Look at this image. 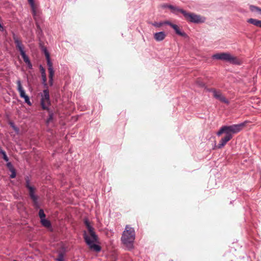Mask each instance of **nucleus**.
<instances>
[{"label": "nucleus", "mask_w": 261, "mask_h": 261, "mask_svg": "<svg viewBox=\"0 0 261 261\" xmlns=\"http://www.w3.org/2000/svg\"><path fill=\"white\" fill-rule=\"evenodd\" d=\"M41 224L46 227H49L51 226L50 222L49 220L44 219L41 220Z\"/></svg>", "instance_id": "obj_19"}, {"label": "nucleus", "mask_w": 261, "mask_h": 261, "mask_svg": "<svg viewBox=\"0 0 261 261\" xmlns=\"http://www.w3.org/2000/svg\"><path fill=\"white\" fill-rule=\"evenodd\" d=\"M23 98L24 99V100H25V102L28 104L29 105V106H31L32 103L30 100V98H29V97L27 95L26 96H25L24 97H23Z\"/></svg>", "instance_id": "obj_28"}, {"label": "nucleus", "mask_w": 261, "mask_h": 261, "mask_svg": "<svg viewBox=\"0 0 261 261\" xmlns=\"http://www.w3.org/2000/svg\"><path fill=\"white\" fill-rule=\"evenodd\" d=\"M54 76V73H49L48 77H49V83L50 86H52L53 85V77Z\"/></svg>", "instance_id": "obj_21"}, {"label": "nucleus", "mask_w": 261, "mask_h": 261, "mask_svg": "<svg viewBox=\"0 0 261 261\" xmlns=\"http://www.w3.org/2000/svg\"><path fill=\"white\" fill-rule=\"evenodd\" d=\"M7 166L9 168L10 170H11V169H14L12 164L10 162H9L7 164Z\"/></svg>", "instance_id": "obj_32"}, {"label": "nucleus", "mask_w": 261, "mask_h": 261, "mask_svg": "<svg viewBox=\"0 0 261 261\" xmlns=\"http://www.w3.org/2000/svg\"><path fill=\"white\" fill-rule=\"evenodd\" d=\"M34 192H35V189L32 190L31 188H30V191H29L30 196L31 198L32 199L33 202H36V201H37L38 197L37 196H36L34 194Z\"/></svg>", "instance_id": "obj_15"}, {"label": "nucleus", "mask_w": 261, "mask_h": 261, "mask_svg": "<svg viewBox=\"0 0 261 261\" xmlns=\"http://www.w3.org/2000/svg\"><path fill=\"white\" fill-rule=\"evenodd\" d=\"M12 172L11 174L10 175V177L11 178H14L16 177V173L14 169H11L10 170Z\"/></svg>", "instance_id": "obj_30"}, {"label": "nucleus", "mask_w": 261, "mask_h": 261, "mask_svg": "<svg viewBox=\"0 0 261 261\" xmlns=\"http://www.w3.org/2000/svg\"><path fill=\"white\" fill-rule=\"evenodd\" d=\"M246 122L238 124H233L229 126H223L220 130L217 132V135L218 136L221 135L223 133H225V136L222 138L218 144L217 147L221 148L224 146L226 143L232 138V134H237L240 132L245 127Z\"/></svg>", "instance_id": "obj_1"}, {"label": "nucleus", "mask_w": 261, "mask_h": 261, "mask_svg": "<svg viewBox=\"0 0 261 261\" xmlns=\"http://www.w3.org/2000/svg\"><path fill=\"white\" fill-rule=\"evenodd\" d=\"M212 57L214 59L225 61L231 64H240L239 59L236 57L232 56L229 53H222L216 54L214 55Z\"/></svg>", "instance_id": "obj_3"}, {"label": "nucleus", "mask_w": 261, "mask_h": 261, "mask_svg": "<svg viewBox=\"0 0 261 261\" xmlns=\"http://www.w3.org/2000/svg\"><path fill=\"white\" fill-rule=\"evenodd\" d=\"M169 5L168 4H164L162 6V8H167V6H168Z\"/></svg>", "instance_id": "obj_35"}, {"label": "nucleus", "mask_w": 261, "mask_h": 261, "mask_svg": "<svg viewBox=\"0 0 261 261\" xmlns=\"http://www.w3.org/2000/svg\"><path fill=\"white\" fill-rule=\"evenodd\" d=\"M41 96V106L42 109L44 110H48V107L50 105V100L48 90H44Z\"/></svg>", "instance_id": "obj_7"}, {"label": "nucleus", "mask_w": 261, "mask_h": 261, "mask_svg": "<svg viewBox=\"0 0 261 261\" xmlns=\"http://www.w3.org/2000/svg\"><path fill=\"white\" fill-rule=\"evenodd\" d=\"M84 223L89 231L90 237L88 236L86 232H85L84 238L87 244H90L92 242L97 240V236L94 231V228L90 225V222L87 220L84 221Z\"/></svg>", "instance_id": "obj_4"}, {"label": "nucleus", "mask_w": 261, "mask_h": 261, "mask_svg": "<svg viewBox=\"0 0 261 261\" xmlns=\"http://www.w3.org/2000/svg\"><path fill=\"white\" fill-rule=\"evenodd\" d=\"M11 126L12 127V128H13V129H14L15 132H18L19 131V129H18L17 127H16V126L14 125V124H13V123H11Z\"/></svg>", "instance_id": "obj_31"}, {"label": "nucleus", "mask_w": 261, "mask_h": 261, "mask_svg": "<svg viewBox=\"0 0 261 261\" xmlns=\"http://www.w3.org/2000/svg\"><path fill=\"white\" fill-rule=\"evenodd\" d=\"M165 24H168L173 28L178 35L184 37H186L187 36V34L184 32L181 31L179 27L176 24H173L168 21H165Z\"/></svg>", "instance_id": "obj_9"}, {"label": "nucleus", "mask_w": 261, "mask_h": 261, "mask_svg": "<svg viewBox=\"0 0 261 261\" xmlns=\"http://www.w3.org/2000/svg\"><path fill=\"white\" fill-rule=\"evenodd\" d=\"M28 2L31 5L33 14L34 15H35L36 13V7L35 6L34 0H28Z\"/></svg>", "instance_id": "obj_16"}, {"label": "nucleus", "mask_w": 261, "mask_h": 261, "mask_svg": "<svg viewBox=\"0 0 261 261\" xmlns=\"http://www.w3.org/2000/svg\"><path fill=\"white\" fill-rule=\"evenodd\" d=\"M14 43L16 45V48L18 49V50L20 53V55L23 58L24 62L28 65L30 68H31L32 65L31 63L29 60V57L25 55V53L24 51V46L22 44L21 41L19 40V39L16 37H14Z\"/></svg>", "instance_id": "obj_5"}, {"label": "nucleus", "mask_w": 261, "mask_h": 261, "mask_svg": "<svg viewBox=\"0 0 261 261\" xmlns=\"http://www.w3.org/2000/svg\"><path fill=\"white\" fill-rule=\"evenodd\" d=\"M213 93V96L217 99L220 100L221 102L228 104L229 101L226 97L222 94L221 92L219 90H217L215 89H211L210 90Z\"/></svg>", "instance_id": "obj_8"}, {"label": "nucleus", "mask_w": 261, "mask_h": 261, "mask_svg": "<svg viewBox=\"0 0 261 261\" xmlns=\"http://www.w3.org/2000/svg\"><path fill=\"white\" fill-rule=\"evenodd\" d=\"M40 71L41 73V75H42V73H45V69L41 66H40Z\"/></svg>", "instance_id": "obj_34"}, {"label": "nucleus", "mask_w": 261, "mask_h": 261, "mask_svg": "<svg viewBox=\"0 0 261 261\" xmlns=\"http://www.w3.org/2000/svg\"><path fill=\"white\" fill-rule=\"evenodd\" d=\"M41 76H42L43 83L44 86H47V84H46L47 79H46V73H42V75H41Z\"/></svg>", "instance_id": "obj_24"}, {"label": "nucleus", "mask_w": 261, "mask_h": 261, "mask_svg": "<svg viewBox=\"0 0 261 261\" xmlns=\"http://www.w3.org/2000/svg\"><path fill=\"white\" fill-rule=\"evenodd\" d=\"M97 240L95 241H93L91 243V244L88 245L90 246V248L94 249L95 251L97 252H98L100 251L101 248L99 245L94 244V243Z\"/></svg>", "instance_id": "obj_14"}, {"label": "nucleus", "mask_w": 261, "mask_h": 261, "mask_svg": "<svg viewBox=\"0 0 261 261\" xmlns=\"http://www.w3.org/2000/svg\"><path fill=\"white\" fill-rule=\"evenodd\" d=\"M44 54L45 56L46 59L47 60V65L48 66V73H50L51 74V73H54V70L53 68V63L50 61L49 54L46 49H44Z\"/></svg>", "instance_id": "obj_10"}, {"label": "nucleus", "mask_w": 261, "mask_h": 261, "mask_svg": "<svg viewBox=\"0 0 261 261\" xmlns=\"http://www.w3.org/2000/svg\"><path fill=\"white\" fill-rule=\"evenodd\" d=\"M1 153H2V154H3V159H4L5 161L8 162V161H9V158H8V157L7 156V154H6V153L5 151H3V150H2V151H1Z\"/></svg>", "instance_id": "obj_26"}, {"label": "nucleus", "mask_w": 261, "mask_h": 261, "mask_svg": "<svg viewBox=\"0 0 261 261\" xmlns=\"http://www.w3.org/2000/svg\"><path fill=\"white\" fill-rule=\"evenodd\" d=\"M250 10L252 12H257L260 14H261V8L253 6V5H250L249 7Z\"/></svg>", "instance_id": "obj_18"}, {"label": "nucleus", "mask_w": 261, "mask_h": 261, "mask_svg": "<svg viewBox=\"0 0 261 261\" xmlns=\"http://www.w3.org/2000/svg\"><path fill=\"white\" fill-rule=\"evenodd\" d=\"M13 261H17V260H14Z\"/></svg>", "instance_id": "obj_36"}, {"label": "nucleus", "mask_w": 261, "mask_h": 261, "mask_svg": "<svg viewBox=\"0 0 261 261\" xmlns=\"http://www.w3.org/2000/svg\"><path fill=\"white\" fill-rule=\"evenodd\" d=\"M247 22L249 23L252 24L256 27L260 28L261 20L253 18H249L247 20Z\"/></svg>", "instance_id": "obj_13"}, {"label": "nucleus", "mask_w": 261, "mask_h": 261, "mask_svg": "<svg viewBox=\"0 0 261 261\" xmlns=\"http://www.w3.org/2000/svg\"><path fill=\"white\" fill-rule=\"evenodd\" d=\"M34 203V206L36 207V208H38L39 207V204H38V201H36V202H33Z\"/></svg>", "instance_id": "obj_33"}, {"label": "nucleus", "mask_w": 261, "mask_h": 261, "mask_svg": "<svg viewBox=\"0 0 261 261\" xmlns=\"http://www.w3.org/2000/svg\"><path fill=\"white\" fill-rule=\"evenodd\" d=\"M163 24H165V22H155L153 25L156 27H160L161 26H162Z\"/></svg>", "instance_id": "obj_29"}, {"label": "nucleus", "mask_w": 261, "mask_h": 261, "mask_svg": "<svg viewBox=\"0 0 261 261\" xmlns=\"http://www.w3.org/2000/svg\"><path fill=\"white\" fill-rule=\"evenodd\" d=\"M196 83L200 87H203L205 86V84L199 79L197 80Z\"/></svg>", "instance_id": "obj_25"}, {"label": "nucleus", "mask_w": 261, "mask_h": 261, "mask_svg": "<svg viewBox=\"0 0 261 261\" xmlns=\"http://www.w3.org/2000/svg\"><path fill=\"white\" fill-rule=\"evenodd\" d=\"M167 8L170 9L173 13H176L178 12H180V10H182V9H179L171 5L167 6Z\"/></svg>", "instance_id": "obj_17"}, {"label": "nucleus", "mask_w": 261, "mask_h": 261, "mask_svg": "<svg viewBox=\"0 0 261 261\" xmlns=\"http://www.w3.org/2000/svg\"><path fill=\"white\" fill-rule=\"evenodd\" d=\"M39 216L41 220H42V219H44L45 218V214H44V211H43V210L42 209H40L39 210Z\"/></svg>", "instance_id": "obj_23"}, {"label": "nucleus", "mask_w": 261, "mask_h": 261, "mask_svg": "<svg viewBox=\"0 0 261 261\" xmlns=\"http://www.w3.org/2000/svg\"><path fill=\"white\" fill-rule=\"evenodd\" d=\"M166 36L164 32H160L156 33L154 34V38L157 41H161L163 40Z\"/></svg>", "instance_id": "obj_11"}, {"label": "nucleus", "mask_w": 261, "mask_h": 261, "mask_svg": "<svg viewBox=\"0 0 261 261\" xmlns=\"http://www.w3.org/2000/svg\"><path fill=\"white\" fill-rule=\"evenodd\" d=\"M16 83H17V90L19 93L20 96L21 98H23L25 96H27V95H26L25 93L24 90L23 89V88L22 87L20 81H19V80L17 81Z\"/></svg>", "instance_id": "obj_12"}, {"label": "nucleus", "mask_w": 261, "mask_h": 261, "mask_svg": "<svg viewBox=\"0 0 261 261\" xmlns=\"http://www.w3.org/2000/svg\"><path fill=\"white\" fill-rule=\"evenodd\" d=\"M47 111H48V113H49V117H48V118L47 120V122L49 123V122L52 121V120L53 119L54 114H53V113L51 111H50L49 110H48Z\"/></svg>", "instance_id": "obj_22"}, {"label": "nucleus", "mask_w": 261, "mask_h": 261, "mask_svg": "<svg viewBox=\"0 0 261 261\" xmlns=\"http://www.w3.org/2000/svg\"><path fill=\"white\" fill-rule=\"evenodd\" d=\"M180 12L183 14L185 19L190 22L193 23H200L204 22L202 17L198 15L193 13H189L184 10H180Z\"/></svg>", "instance_id": "obj_6"}, {"label": "nucleus", "mask_w": 261, "mask_h": 261, "mask_svg": "<svg viewBox=\"0 0 261 261\" xmlns=\"http://www.w3.org/2000/svg\"><path fill=\"white\" fill-rule=\"evenodd\" d=\"M135 239V231L134 228L126 225L121 238V241L125 248L130 250L134 248V243Z\"/></svg>", "instance_id": "obj_2"}, {"label": "nucleus", "mask_w": 261, "mask_h": 261, "mask_svg": "<svg viewBox=\"0 0 261 261\" xmlns=\"http://www.w3.org/2000/svg\"><path fill=\"white\" fill-rule=\"evenodd\" d=\"M25 187L28 188L29 191H30V188H31L32 190L35 189L34 187H32L30 185V180L29 177H27L25 178Z\"/></svg>", "instance_id": "obj_20"}, {"label": "nucleus", "mask_w": 261, "mask_h": 261, "mask_svg": "<svg viewBox=\"0 0 261 261\" xmlns=\"http://www.w3.org/2000/svg\"><path fill=\"white\" fill-rule=\"evenodd\" d=\"M57 261H64L63 254L62 253H59L58 258L56 259Z\"/></svg>", "instance_id": "obj_27"}]
</instances>
